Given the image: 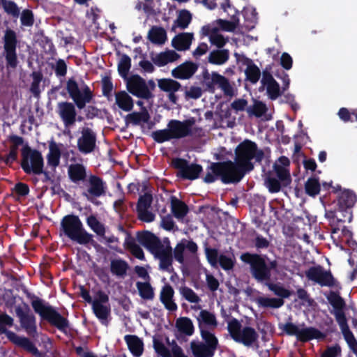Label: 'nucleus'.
Listing matches in <instances>:
<instances>
[{
	"mask_svg": "<svg viewBox=\"0 0 357 357\" xmlns=\"http://www.w3.org/2000/svg\"><path fill=\"white\" fill-rule=\"evenodd\" d=\"M197 319L199 325L201 324L202 326V323L207 326H213V328H215L218 326L215 314L206 310H201L199 312V317Z\"/></svg>",
	"mask_w": 357,
	"mask_h": 357,
	"instance_id": "nucleus-50",
	"label": "nucleus"
},
{
	"mask_svg": "<svg viewBox=\"0 0 357 357\" xmlns=\"http://www.w3.org/2000/svg\"><path fill=\"white\" fill-rule=\"evenodd\" d=\"M264 158V151L258 149L255 142L245 139L235 149L234 161L211 162L203 180L206 183H214L218 179L225 184L237 183L246 173L254 169L252 160L261 163Z\"/></svg>",
	"mask_w": 357,
	"mask_h": 357,
	"instance_id": "nucleus-1",
	"label": "nucleus"
},
{
	"mask_svg": "<svg viewBox=\"0 0 357 357\" xmlns=\"http://www.w3.org/2000/svg\"><path fill=\"white\" fill-rule=\"evenodd\" d=\"M151 254L159 259V267L160 270L169 273L174 271V268L172 266L174 259L172 247L167 246V248H163V245L161 243L160 248L155 249Z\"/></svg>",
	"mask_w": 357,
	"mask_h": 357,
	"instance_id": "nucleus-22",
	"label": "nucleus"
},
{
	"mask_svg": "<svg viewBox=\"0 0 357 357\" xmlns=\"http://www.w3.org/2000/svg\"><path fill=\"white\" fill-rule=\"evenodd\" d=\"M2 42L6 67L7 69L15 70L20 63L17 54V47L19 43L17 33L13 29L7 28L4 31Z\"/></svg>",
	"mask_w": 357,
	"mask_h": 357,
	"instance_id": "nucleus-12",
	"label": "nucleus"
},
{
	"mask_svg": "<svg viewBox=\"0 0 357 357\" xmlns=\"http://www.w3.org/2000/svg\"><path fill=\"white\" fill-rule=\"evenodd\" d=\"M195 123V119L193 117L183 121L172 119L168 122L167 128L153 131L151 136L159 144L173 139L183 138L192 135V127Z\"/></svg>",
	"mask_w": 357,
	"mask_h": 357,
	"instance_id": "nucleus-3",
	"label": "nucleus"
},
{
	"mask_svg": "<svg viewBox=\"0 0 357 357\" xmlns=\"http://www.w3.org/2000/svg\"><path fill=\"white\" fill-rule=\"evenodd\" d=\"M193 39L192 33H181L172 40V46L178 51H185L190 49Z\"/></svg>",
	"mask_w": 357,
	"mask_h": 357,
	"instance_id": "nucleus-29",
	"label": "nucleus"
},
{
	"mask_svg": "<svg viewBox=\"0 0 357 357\" xmlns=\"http://www.w3.org/2000/svg\"><path fill=\"white\" fill-rule=\"evenodd\" d=\"M256 303L259 307L264 308H280L284 305V301L282 298L259 296L257 298Z\"/></svg>",
	"mask_w": 357,
	"mask_h": 357,
	"instance_id": "nucleus-43",
	"label": "nucleus"
},
{
	"mask_svg": "<svg viewBox=\"0 0 357 357\" xmlns=\"http://www.w3.org/2000/svg\"><path fill=\"white\" fill-rule=\"evenodd\" d=\"M275 173L278 180L280 181L283 186L287 187L291 183V178L289 172L284 167L281 166L276 167Z\"/></svg>",
	"mask_w": 357,
	"mask_h": 357,
	"instance_id": "nucleus-57",
	"label": "nucleus"
},
{
	"mask_svg": "<svg viewBox=\"0 0 357 357\" xmlns=\"http://www.w3.org/2000/svg\"><path fill=\"white\" fill-rule=\"evenodd\" d=\"M229 58V52L228 50H215L210 52L208 61L211 64L222 65L228 61Z\"/></svg>",
	"mask_w": 357,
	"mask_h": 357,
	"instance_id": "nucleus-40",
	"label": "nucleus"
},
{
	"mask_svg": "<svg viewBox=\"0 0 357 357\" xmlns=\"http://www.w3.org/2000/svg\"><path fill=\"white\" fill-rule=\"evenodd\" d=\"M126 84L127 91L138 98L149 100L155 97L153 91L156 84L152 79L146 81L137 74L132 75L126 80Z\"/></svg>",
	"mask_w": 357,
	"mask_h": 357,
	"instance_id": "nucleus-8",
	"label": "nucleus"
},
{
	"mask_svg": "<svg viewBox=\"0 0 357 357\" xmlns=\"http://www.w3.org/2000/svg\"><path fill=\"white\" fill-rule=\"evenodd\" d=\"M321 185L318 178L315 176L310 177L305 183V193L312 197H315L319 194Z\"/></svg>",
	"mask_w": 357,
	"mask_h": 357,
	"instance_id": "nucleus-44",
	"label": "nucleus"
},
{
	"mask_svg": "<svg viewBox=\"0 0 357 357\" xmlns=\"http://www.w3.org/2000/svg\"><path fill=\"white\" fill-rule=\"evenodd\" d=\"M172 165L174 168L178 169L176 176L183 180H195L199 178L203 171L202 165L190 163L184 158H176L173 159Z\"/></svg>",
	"mask_w": 357,
	"mask_h": 357,
	"instance_id": "nucleus-15",
	"label": "nucleus"
},
{
	"mask_svg": "<svg viewBox=\"0 0 357 357\" xmlns=\"http://www.w3.org/2000/svg\"><path fill=\"white\" fill-rule=\"evenodd\" d=\"M171 208L174 216L177 219L183 218L189 211L188 205L174 196L171 197Z\"/></svg>",
	"mask_w": 357,
	"mask_h": 357,
	"instance_id": "nucleus-35",
	"label": "nucleus"
},
{
	"mask_svg": "<svg viewBox=\"0 0 357 357\" xmlns=\"http://www.w3.org/2000/svg\"><path fill=\"white\" fill-rule=\"evenodd\" d=\"M240 259L250 265V272L257 282H267L271 280V273L262 256L256 253L245 252L241 255Z\"/></svg>",
	"mask_w": 357,
	"mask_h": 357,
	"instance_id": "nucleus-9",
	"label": "nucleus"
},
{
	"mask_svg": "<svg viewBox=\"0 0 357 357\" xmlns=\"http://www.w3.org/2000/svg\"><path fill=\"white\" fill-rule=\"evenodd\" d=\"M68 178L71 182L79 184L86 180L87 174L85 166L81 163L71 164L68 168Z\"/></svg>",
	"mask_w": 357,
	"mask_h": 357,
	"instance_id": "nucleus-28",
	"label": "nucleus"
},
{
	"mask_svg": "<svg viewBox=\"0 0 357 357\" xmlns=\"http://www.w3.org/2000/svg\"><path fill=\"white\" fill-rule=\"evenodd\" d=\"M153 197L152 195L146 192L143 195H141L139 197L137 204V211L143 210V209H149L152 204Z\"/></svg>",
	"mask_w": 357,
	"mask_h": 357,
	"instance_id": "nucleus-60",
	"label": "nucleus"
},
{
	"mask_svg": "<svg viewBox=\"0 0 357 357\" xmlns=\"http://www.w3.org/2000/svg\"><path fill=\"white\" fill-rule=\"evenodd\" d=\"M88 226L98 236H102L105 233V228L97 218L93 215H89L86 219Z\"/></svg>",
	"mask_w": 357,
	"mask_h": 357,
	"instance_id": "nucleus-51",
	"label": "nucleus"
},
{
	"mask_svg": "<svg viewBox=\"0 0 357 357\" xmlns=\"http://www.w3.org/2000/svg\"><path fill=\"white\" fill-rule=\"evenodd\" d=\"M34 299L31 304L34 312L38 314L41 320L47 321L60 331L66 333L69 327V321L63 317L56 309L47 302L33 296Z\"/></svg>",
	"mask_w": 357,
	"mask_h": 357,
	"instance_id": "nucleus-6",
	"label": "nucleus"
},
{
	"mask_svg": "<svg viewBox=\"0 0 357 357\" xmlns=\"http://www.w3.org/2000/svg\"><path fill=\"white\" fill-rule=\"evenodd\" d=\"M128 349L135 357H140L144 351V342L135 335H126L124 337Z\"/></svg>",
	"mask_w": 357,
	"mask_h": 357,
	"instance_id": "nucleus-30",
	"label": "nucleus"
},
{
	"mask_svg": "<svg viewBox=\"0 0 357 357\" xmlns=\"http://www.w3.org/2000/svg\"><path fill=\"white\" fill-rule=\"evenodd\" d=\"M2 7L4 11L14 18H17L20 14V10L17 4L11 0H3Z\"/></svg>",
	"mask_w": 357,
	"mask_h": 357,
	"instance_id": "nucleus-53",
	"label": "nucleus"
},
{
	"mask_svg": "<svg viewBox=\"0 0 357 357\" xmlns=\"http://www.w3.org/2000/svg\"><path fill=\"white\" fill-rule=\"evenodd\" d=\"M179 58L180 55L175 51L167 50L158 54L152 60L156 66L162 67L178 60Z\"/></svg>",
	"mask_w": 357,
	"mask_h": 357,
	"instance_id": "nucleus-33",
	"label": "nucleus"
},
{
	"mask_svg": "<svg viewBox=\"0 0 357 357\" xmlns=\"http://www.w3.org/2000/svg\"><path fill=\"white\" fill-rule=\"evenodd\" d=\"M342 335L349 349L357 356V340H356L353 333L350 330H348L347 331L342 333Z\"/></svg>",
	"mask_w": 357,
	"mask_h": 357,
	"instance_id": "nucleus-62",
	"label": "nucleus"
},
{
	"mask_svg": "<svg viewBox=\"0 0 357 357\" xmlns=\"http://www.w3.org/2000/svg\"><path fill=\"white\" fill-rule=\"evenodd\" d=\"M203 85L206 86V89L210 92L215 91V85L223 91L224 94L229 96L234 95L233 87L231 85L229 79L223 75H220L217 72H212L209 73L207 69H205L202 73Z\"/></svg>",
	"mask_w": 357,
	"mask_h": 357,
	"instance_id": "nucleus-14",
	"label": "nucleus"
},
{
	"mask_svg": "<svg viewBox=\"0 0 357 357\" xmlns=\"http://www.w3.org/2000/svg\"><path fill=\"white\" fill-rule=\"evenodd\" d=\"M136 287L142 298L152 300L154 298L153 288L149 282H137Z\"/></svg>",
	"mask_w": 357,
	"mask_h": 357,
	"instance_id": "nucleus-47",
	"label": "nucleus"
},
{
	"mask_svg": "<svg viewBox=\"0 0 357 357\" xmlns=\"http://www.w3.org/2000/svg\"><path fill=\"white\" fill-rule=\"evenodd\" d=\"M265 88L268 98L272 100H276L284 93L276 80L266 84Z\"/></svg>",
	"mask_w": 357,
	"mask_h": 357,
	"instance_id": "nucleus-54",
	"label": "nucleus"
},
{
	"mask_svg": "<svg viewBox=\"0 0 357 357\" xmlns=\"http://www.w3.org/2000/svg\"><path fill=\"white\" fill-rule=\"evenodd\" d=\"M341 354V347L336 344L333 346L328 347L321 354L320 357H337Z\"/></svg>",
	"mask_w": 357,
	"mask_h": 357,
	"instance_id": "nucleus-64",
	"label": "nucleus"
},
{
	"mask_svg": "<svg viewBox=\"0 0 357 357\" xmlns=\"http://www.w3.org/2000/svg\"><path fill=\"white\" fill-rule=\"evenodd\" d=\"M66 89L73 102H59L57 104V113L66 128L73 126L77 121V111L85 108L94 97L91 88L81 79L79 84L75 77L69 78L66 82Z\"/></svg>",
	"mask_w": 357,
	"mask_h": 357,
	"instance_id": "nucleus-2",
	"label": "nucleus"
},
{
	"mask_svg": "<svg viewBox=\"0 0 357 357\" xmlns=\"http://www.w3.org/2000/svg\"><path fill=\"white\" fill-rule=\"evenodd\" d=\"M89 188L82 192V195L90 200V197H100L105 195L106 183L98 176L91 174L88 178Z\"/></svg>",
	"mask_w": 357,
	"mask_h": 357,
	"instance_id": "nucleus-21",
	"label": "nucleus"
},
{
	"mask_svg": "<svg viewBox=\"0 0 357 357\" xmlns=\"http://www.w3.org/2000/svg\"><path fill=\"white\" fill-rule=\"evenodd\" d=\"M150 119L151 116L148 110L146 107H143L141 112H134L128 114L125 120L127 124L139 125L141 123H148Z\"/></svg>",
	"mask_w": 357,
	"mask_h": 357,
	"instance_id": "nucleus-36",
	"label": "nucleus"
},
{
	"mask_svg": "<svg viewBox=\"0 0 357 357\" xmlns=\"http://www.w3.org/2000/svg\"><path fill=\"white\" fill-rule=\"evenodd\" d=\"M44 160L41 153L36 149H31L28 145L22 149L21 167L23 171L27 174L35 175L43 174L42 178L43 183L50 182L54 183V178L50 176L47 170H43Z\"/></svg>",
	"mask_w": 357,
	"mask_h": 357,
	"instance_id": "nucleus-5",
	"label": "nucleus"
},
{
	"mask_svg": "<svg viewBox=\"0 0 357 357\" xmlns=\"http://www.w3.org/2000/svg\"><path fill=\"white\" fill-rule=\"evenodd\" d=\"M176 328L181 334L191 336L193 335L195 328L192 320L186 317H180L176 321Z\"/></svg>",
	"mask_w": 357,
	"mask_h": 357,
	"instance_id": "nucleus-39",
	"label": "nucleus"
},
{
	"mask_svg": "<svg viewBox=\"0 0 357 357\" xmlns=\"http://www.w3.org/2000/svg\"><path fill=\"white\" fill-rule=\"evenodd\" d=\"M61 150L54 141H52L49 146V153L47 155V165L56 167L59 165Z\"/></svg>",
	"mask_w": 357,
	"mask_h": 357,
	"instance_id": "nucleus-38",
	"label": "nucleus"
},
{
	"mask_svg": "<svg viewBox=\"0 0 357 357\" xmlns=\"http://www.w3.org/2000/svg\"><path fill=\"white\" fill-rule=\"evenodd\" d=\"M192 20V15L188 10H182L179 12L177 19L174 21V25L181 29H186Z\"/></svg>",
	"mask_w": 357,
	"mask_h": 357,
	"instance_id": "nucleus-49",
	"label": "nucleus"
},
{
	"mask_svg": "<svg viewBox=\"0 0 357 357\" xmlns=\"http://www.w3.org/2000/svg\"><path fill=\"white\" fill-rule=\"evenodd\" d=\"M198 68L197 63L191 61H186L174 68L172 70V75L175 79H188L195 74Z\"/></svg>",
	"mask_w": 357,
	"mask_h": 357,
	"instance_id": "nucleus-25",
	"label": "nucleus"
},
{
	"mask_svg": "<svg viewBox=\"0 0 357 357\" xmlns=\"http://www.w3.org/2000/svg\"><path fill=\"white\" fill-rule=\"evenodd\" d=\"M235 261L230 257L221 254L219 256L218 263L225 271L231 270L234 266Z\"/></svg>",
	"mask_w": 357,
	"mask_h": 357,
	"instance_id": "nucleus-63",
	"label": "nucleus"
},
{
	"mask_svg": "<svg viewBox=\"0 0 357 357\" xmlns=\"http://www.w3.org/2000/svg\"><path fill=\"white\" fill-rule=\"evenodd\" d=\"M128 262L121 258L112 259L110 261V271L112 275L123 278L129 269Z\"/></svg>",
	"mask_w": 357,
	"mask_h": 357,
	"instance_id": "nucleus-34",
	"label": "nucleus"
},
{
	"mask_svg": "<svg viewBox=\"0 0 357 357\" xmlns=\"http://www.w3.org/2000/svg\"><path fill=\"white\" fill-rule=\"evenodd\" d=\"M131 68V59L127 54H123L119 63H118V72L120 76L126 81L130 69Z\"/></svg>",
	"mask_w": 357,
	"mask_h": 357,
	"instance_id": "nucleus-46",
	"label": "nucleus"
},
{
	"mask_svg": "<svg viewBox=\"0 0 357 357\" xmlns=\"http://www.w3.org/2000/svg\"><path fill=\"white\" fill-rule=\"evenodd\" d=\"M268 108L265 103L261 101L255 100L253 105L247 109L250 115H253L257 118L261 117L266 113Z\"/></svg>",
	"mask_w": 357,
	"mask_h": 357,
	"instance_id": "nucleus-52",
	"label": "nucleus"
},
{
	"mask_svg": "<svg viewBox=\"0 0 357 357\" xmlns=\"http://www.w3.org/2000/svg\"><path fill=\"white\" fill-rule=\"evenodd\" d=\"M15 314L19 319L20 327L25 331L29 337L36 339L38 337L36 317L31 312L29 306L24 303L23 306L15 307Z\"/></svg>",
	"mask_w": 357,
	"mask_h": 357,
	"instance_id": "nucleus-13",
	"label": "nucleus"
},
{
	"mask_svg": "<svg viewBox=\"0 0 357 357\" xmlns=\"http://www.w3.org/2000/svg\"><path fill=\"white\" fill-rule=\"evenodd\" d=\"M140 245L146 248L151 253L160 248L162 241L151 231L144 230L137 231L136 239Z\"/></svg>",
	"mask_w": 357,
	"mask_h": 357,
	"instance_id": "nucleus-24",
	"label": "nucleus"
},
{
	"mask_svg": "<svg viewBox=\"0 0 357 357\" xmlns=\"http://www.w3.org/2000/svg\"><path fill=\"white\" fill-rule=\"evenodd\" d=\"M116 104L125 111L130 112L133 109L134 102L132 97L125 91H120L115 93Z\"/></svg>",
	"mask_w": 357,
	"mask_h": 357,
	"instance_id": "nucleus-32",
	"label": "nucleus"
},
{
	"mask_svg": "<svg viewBox=\"0 0 357 357\" xmlns=\"http://www.w3.org/2000/svg\"><path fill=\"white\" fill-rule=\"evenodd\" d=\"M209 40L212 45H215L218 48L223 47L228 41L227 38L218 32V29L215 28L212 29L209 36Z\"/></svg>",
	"mask_w": 357,
	"mask_h": 357,
	"instance_id": "nucleus-56",
	"label": "nucleus"
},
{
	"mask_svg": "<svg viewBox=\"0 0 357 357\" xmlns=\"http://www.w3.org/2000/svg\"><path fill=\"white\" fill-rule=\"evenodd\" d=\"M13 321V319L6 313L0 314V335L6 334L11 342L35 357H45L46 354L39 351L29 337L19 336L14 332L7 330L6 327L12 326Z\"/></svg>",
	"mask_w": 357,
	"mask_h": 357,
	"instance_id": "nucleus-7",
	"label": "nucleus"
},
{
	"mask_svg": "<svg viewBox=\"0 0 357 357\" xmlns=\"http://www.w3.org/2000/svg\"><path fill=\"white\" fill-rule=\"evenodd\" d=\"M167 342L171 344L172 350L170 351L164 343L156 338H153V344L155 351L161 357H188L184 353L182 348L177 344L175 340L172 343L169 342V338Z\"/></svg>",
	"mask_w": 357,
	"mask_h": 357,
	"instance_id": "nucleus-20",
	"label": "nucleus"
},
{
	"mask_svg": "<svg viewBox=\"0 0 357 357\" xmlns=\"http://www.w3.org/2000/svg\"><path fill=\"white\" fill-rule=\"evenodd\" d=\"M190 348L195 357H213L215 354V351L202 342H192Z\"/></svg>",
	"mask_w": 357,
	"mask_h": 357,
	"instance_id": "nucleus-41",
	"label": "nucleus"
},
{
	"mask_svg": "<svg viewBox=\"0 0 357 357\" xmlns=\"http://www.w3.org/2000/svg\"><path fill=\"white\" fill-rule=\"evenodd\" d=\"M356 195L350 190L341 192L337 199V210L342 214L343 218L338 219L343 222H350L352 220L351 208L356 202Z\"/></svg>",
	"mask_w": 357,
	"mask_h": 357,
	"instance_id": "nucleus-16",
	"label": "nucleus"
},
{
	"mask_svg": "<svg viewBox=\"0 0 357 357\" xmlns=\"http://www.w3.org/2000/svg\"><path fill=\"white\" fill-rule=\"evenodd\" d=\"M227 330L234 341L245 347H251L258 342L259 335L255 329L250 326L242 328L241 324L236 318L228 323Z\"/></svg>",
	"mask_w": 357,
	"mask_h": 357,
	"instance_id": "nucleus-11",
	"label": "nucleus"
},
{
	"mask_svg": "<svg viewBox=\"0 0 357 357\" xmlns=\"http://www.w3.org/2000/svg\"><path fill=\"white\" fill-rule=\"evenodd\" d=\"M238 12L236 10L235 14L231 16L230 21L226 20H219L218 24L221 29L226 31H234L239 24V18L238 17Z\"/></svg>",
	"mask_w": 357,
	"mask_h": 357,
	"instance_id": "nucleus-48",
	"label": "nucleus"
},
{
	"mask_svg": "<svg viewBox=\"0 0 357 357\" xmlns=\"http://www.w3.org/2000/svg\"><path fill=\"white\" fill-rule=\"evenodd\" d=\"M174 295V290L169 284H165L162 287L160 294V301L165 307L170 312L176 311L178 308L176 303L173 300Z\"/></svg>",
	"mask_w": 357,
	"mask_h": 357,
	"instance_id": "nucleus-27",
	"label": "nucleus"
},
{
	"mask_svg": "<svg viewBox=\"0 0 357 357\" xmlns=\"http://www.w3.org/2000/svg\"><path fill=\"white\" fill-rule=\"evenodd\" d=\"M204 251L208 262L212 266H216L218 265L220 256L218 249L206 246Z\"/></svg>",
	"mask_w": 357,
	"mask_h": 357,
	"instance_id": "nucleus-61",
	"label": "nucleus"
},
{
	"mask_svg": "<svg viewBox=\"0 0 357 357\" xmlns=\"http://www.w3.org/2000/svg\"><path fill=\"white\" fill-rule=\"evenodd\" d=\"M279 328L286 335L296 336L298 341L307 342L312 340H324L327 334L319 329L310 326L300 328L291 321L286 322L284 324H279Z\"/></svg>",
	"mask_w": 357,
	"mask_h": 357,
	"instance_id": "nucleus-10",
	"label": "nucleus"
},
{
	"mask_svg": "<svg viewBox=\"0 0 357 357\" xmlns=\"http://www.w3.org/2000/svg\"><path fill=\"white\" fill-rule=\"evenodd\" d=\"M329 303L334 308L333 314L340 326L342 333L346 332L349 329L347 324L344 309L345 307V302L344 299L336 292L331 291L327 297Z\"/></svg>",
	"mask_w": 357,
	"mask_h": 357,
	"instance_id": "nucleus-17",
	"label": "nucleus"
},
{
	"mask_svg": "<svg viewBox=\"0 0 357 357\" xmlns=\"http://www.w3.org/2000/svg\"><path fill=\"white\" fill-rule=\"evenodd\" d=\"M187 250L190 254L197 255L198 251L197 244L192 240H187L183 238L179 243L176 244L174 250L172 249L173 258L179 264L184 263V252Z\"/></svg>",
	"mask_w": 357,
	"mask_h": 357,
	"instance_id": "nucleus-23",
	"label": "nucleus"
},
{
	"mask_svg": "<svg viewBox=\"0 0 357 357\" xmlns=\"http://www.w3.org/2000/svg\"><path fill=\"white\" fill-rule=\"evenodd\" d=\"M305 276L309 280L319 284L321 287H337L330 271H325L321 266H311L305 271Z\"/></svg>",
	"mask_w": 357,
	"mask_h": 357,
	"instance_id": "nucleus-18",
	"label": "nucleus"
},
{
	"mask_svg": "<svg viewBox=\"0 0 357 357\" xmlns=\"http://www.w3.org/2000/svg\"><path fill=\"white\" fill-rule=\"evenodd\" d=\"M199 327L200 329L201 337L205 342L204 344L207 345L208 347L215 351L218 345V338L209 331L204 329L201 326V324H199Z\"/></svg>",
	"mask_w": 357,
	"mask_h": 357,
	"instance_id": "nucleus-45",
	"label": "nucleus"
},
{
	"mask_svg": "<svg viewBox=\"0 0 357 357\" xmlns=\"http://www.w3.org/2000/svg\"><path fill=\"white\" fill-rule=\"evenodd\" d=\"M158 86L162 91L167 93L176 92L181 89V84L178 81L171 78L158 79Z\"/></svg>",
	"mask_w": 357,
	"mask_h": 357,
	"instance_id": "nucleus-42",
	"label": "nucleus"
},
{
	"mask_svg": "<svg viewBox=\"0 0 357 357\" xmlns=\"http://www.w3.org/2000/svg\"><path fill=\"white\" fill-rule=\"evenodd\" d=\"M119 229L126 234V238L123 243L124 248L130 251V252L137 259L144 260V253L142 248L136 243V240L131 236L123 226L120 225Z\"/></svg>",
	"mask_w": 357,
	"mask_h": 357,
	"instance_id": "nucleus-26",
	"label": "nucleus"
},
{
	"mask_svg": "<svg viewBox=\"0 0 357 357\" xmlns=\"http://www.w3.org/2000/svg\"><path fill=\"white\" fill-rule=\"evenodd\" d=\"M93 312L96 317L98 319L100 322L107 326L109 324V317L111 314V307L109 305H103L101 303H96L95 305H92Z\"/></svg>",
	"mask_w": 357,
	"mask_h": 357,
	"instance_id": "nucleus-31",
	"label": "nucleus"
},
{
	"mask_svg": "<svg viewBox=\"0 0 357 357\" xmlns=\"http://www.w3.org/2000/svg\"><path fill=\"white\" fill-rule=\"evenodd\" d=\"M266 285L268 287L269 290L272 291L276 296L280 297V298H287L291 296L289 290L278 284L266 282Z\"/></svg>",
	"mask_w": 357,
	"mask_h": 357,
	"instance_id": "nucleus-55",
	"label": "nucleus"
},
{
	"mask_svg": "<svg viewBox=\"0 0 357 357\" xmlns=\"http://www.w3.org/2000/svg\"><path fill=\"white\" fill-rule=\"evenodd\" d=\"M180 293L182 296L190 303H197L200 301L197 294L188 287L184 286L181 287Z\"/></svg>",
	"mask_w": 357,
	"mask_h": 357,
	"instance_id": "nucleus-59",
	"label": "nucleus"
},
{
	"mask_svg": "<svg viewBox=\"0 0 357 357\" xmlns=\"http://www.w3.org/2000/svg\"><path fill=\"white\" fill-rule=\"evenodd\" d=\"M80 134L77 142L78 151L84 155L93 153L96 149V133L89 127H83Z\"/></svg>",
	"mask_w": 357,
	"mask_h": 357,
	"instance_id": "nucleus-19",
	"label": "nucleus"
},
{
	"mask_svg": "<svg viewBox=\"0 0 357 357\" xmlns=\"http://www.w3.org/2000/svg\"><path fill=\"white\" fill-rule=\"evenodd\" d=\"M148 39L153 44L162 45L167 40V33L164 28L152 26L148 33Z\"/></svg>",
	"mask_w": 357,
	"mask_h": 357,
	"instance_id": "nucleus-37",
	"label": "nucleus"
},
{
	"mask_svg": "<svg viewBox=\"0 0 357 357\" xmlns=\"http://www.w3.org/2000/svg\"><path fill=\"white\" fill-rule=\"evenodd\" d=\"M246 79L250 82L252 84H256L261 76L260 69L257 65L249 66V68H246L245 70Z\"/></svg>",
	"mask_w": 357,
	"mask_h": 357,
	"instance_id": "nucleus-58",
	"label": "nucleus"
},
{
	"mask_svg": "<svg viewBox=\"0 0 357 357\" xmlns=\"http://www.w3.org/2000/svg\"><path fill=\"white\" fill-rule=\"evenodd\" d=\"M60 231L71 241L80 245L93 244V235L84 227L78 215L68 214L63 217L60 223Z\"/></svg>",
	"mask_w": 357,
	"mask_h": 357,
	"instance_id": "nucleus-4",
	"label": "nucleus"
}]
</instances>
